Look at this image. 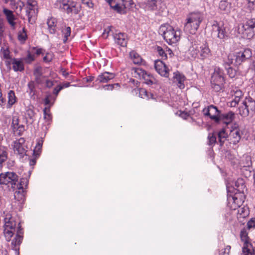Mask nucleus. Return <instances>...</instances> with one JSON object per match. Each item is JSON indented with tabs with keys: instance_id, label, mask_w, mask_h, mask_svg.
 <instances>
[{
	"instance_id": "obj_1",
	"label": "nucleus",
	"mask_w": 255,
	"mask_h": 255,
	"mask_svg": "<svg viewBox=\"0 0 255 255\" xmlns=\"http://www.w3.org/2000/svg\"><path fill=\"white\" fill-rule=\"evenodd\" d=\"M4 225L3 226V235L7 242L11 240V238L16 232L14 239L12 241L11 245L14 247L19 246L22 240V232L20 223L16 222L15 218L11 214H7L4 218Z\"/></svg>"
},
{
	"instance_id": "obj_2",
	"label": "nucleus",
	"mask_w": 255,
	"mask_h": 255,
	"mask_svg": "<svg viewBox=\"0 0 255 255\" xmlns=\"http://www.w3.org/2000/svg\"><path fill=\"white\" fill-rule=\"evenodd\" d=\"M203 19L204 14L202 12L194 11L190 13L186 19L184 30L190 34H195Z\"/></svg>"
},
{
	"instance_id": "obj_3",
	"label": "nucleus",
	"mask_w": 255,
	"mask_h": 255,
	"mask_svg": "<svg viewBox=\"0 0 255 255\" xmlns=\"http://www.w3.org/2000/svg\"><path fill=\"white\" fill-rule=\"evenodd\" d=\"M159 33L169 44H172L180 40L181 32L180 30H175L172 26L166 24L160 26Z\"/></svg>"
},
{
	"instance_id": "obj_4",
	"label": "nucleus",
	"mask_w": 255,
	"mask_h": 255,
	"mask_svg": "<svg viewBox=\"0 0 255 255\" xmlns=\"http://www.w3.org/2000/svg\"><path fill=\"white\" fill-rule=\"evenodd\" d=\"M238 31L242 37L251 39L255 36V18L247 19L238 25Z\"/></svg>"
},
{
	"instance_id": "obj_5",
	"label": "nucleus",
	"mask_w": 255,
	"mask_h": 255,
	"mask_svg": "<svg viewBox=\"0 0 255 255\" xmlns=\"http://www.w3.org/2000/svg\"><path fill=\"white\" fill-rule=\"evenodd\" d=\"M225 83L223 71L219 67H216L212 74L211 84L212 89L215 92H219L223 89Z\"/></svg>"
},
{
	"instance_id": "obj_6",
	"label": "nucleus",
	"mask_w": 255,
	"mask_h": 255,
	"mask_svg": "<svg viewBox=\"0 0 255 255\" xmlns=\"http://www.w3.org/2000/svg\"><path fill=\"white\" fill-rule=\"evenodd\" d=\"M56 4L59 8L67 13L73 12L75 14L78 13L80 7L76 1L73 0H61L57 1Z\"/></svg>"
},
{
	"instance_id": "obj_7",
	"label": "nucleus",
	"mask_w": 255,
	"mask_h": 255,
	"mask_svg": "<svg viewBox=\"0 0 255 255\" xmlns=\"http://www.w3.org/2000/svg\"><path fill=\"white\" fill-rule=\"evenodd\" d=\"M110 6L120 13H125L126 9L129 7L131 0H105Z\"/></svg>"
},
{
	"instance_id": "obj_8",
	"label": "nucleus",
	"mask_w": 255,
	"mask_h": 255,
	"mask_svg": "<svg viewBox=\"0 0 255 255\" xmlns=\"http://www.w3.org/2000/svg\"><path fill=\"white\" fill-rule=\"evenodd\" d=\"M37 1L36 0H26V15L27 16L29 23L33 24L37 13Z\"/></svg>"
},
{
	"instance_id": "obj_9",
	"label": "nucleus",
	"mask_w": 255,
	"mask_h": 255,
	"mask_svg": "<svg viewBox=\"0 0 255 255\" xmlns=\"http://www.w3.org/2000/svg\"><path fill=\"white\" fill-rule=\"evenodd\" d=\"M241 240L244 242L242 249L243 255H255V249L249 242L248 233L246 229H243L240 233Z\"/></svg>"
},
{
	"instance_id": "obj_10",
	"label": "nucleus",
	"mask_w": 255,
	"mask_h": 255,
	"mask_svg": "<svg viewBox=\"0 0 255 255\" xmlns=\"http://www.w3.org/2000/svg\"><path fill=\"white\" fill-rule=\"evenodd\" d=\"M243 105L239 108L240 114L244 117L248 116L250 112L255 110V100L251 97H248L243 102Z\"/></svg>"
},
{
	"instance_id": "obj_11",
	"label": "nucleus",
	"mask_w": 255,
	"mask_h": 255,
	"mask_svg": "<svg viewBox=\"0 0 255 255\" xmlns=\"http://www.w3.org/2000/svg\"><path fill=\"white\" fill-rule=\"evenodd\" d=\"M18 176L13 172H7L0 174V184L8 185L10 184L13 191L15 190L16 183L18 181Z\"/></svg>"
},
{
	"instance_id": "obj_12",
	"label": "nucleus",
	"mask_w": 255,
	"mask_h": 255,
	"mask_svg": "<svg viewBox=\"0 0 255 255\" xmlns=\"http://www.w3.org/2000/svg\"><path fill=\"white\" fill-rule=\"evenodd\" d=\"M229 128L230 133L228 136V140L230 144L236 145L241 140L242 132L239 128L238 125L234 124L228 127Z\"/></svg>"
},
{
	"instance_id": "obj_13",
	"label": "nucleus",
	"mask_w": 255,
	"mask_h": 255,
	"mask_svg": "<svg viewBox=\"0 0 255 255\" xmlns=\"http://www.w3.org/2000/svg\"><path fill=\"white\" fill-rule=\"evenodd\" d=\"M134 71V77H138L140 79L144 80V83L148 85H151L156 83V79L151 75L147 73L145 70L136 68L133 69Z\"/></svg>"
},
{
	"instance_id": "obj_14",
	"label": "nucleus",
	"mask_w": 255,
	"mask_h": 255,
	"mask_svg": "<svg viewBox=\"0 0 255 255\" xmlns=\"http://www.w3.org/2000/svg\"><path fill=\"white\" fill-rule=\"evenodd\" d=\"M28 184L27 178H22L19 182L16 183L14 196L17 200H22L24 197V188H26Z\"/></svg>"
},
{
	"instance_id": "obj_15",
	"label": "nucleus",
	"mask_w": 255,
	"mask_h": 255,
	"mask_svg": "<svg viewBox=\"0 0 255 255\" xmlns=\"http://www.w3.org/2000/svg\"><path fill=\"white\" fill-rule=\"evenodd\" d=\"M244 198L245 194H239L237 192H235L234 196L229 197L228 200L231 208L235 210L240 207L244 202Z\"/></svg>"
},
{
	"instance_id": "obj_16",
	"label": "nucleus",
	"mask_w": 255,
	"mask_h": 255,
	"mask_svg": "<svg viewBox=\"0 0 255 255\" xmlns=\"http://www.w3.org/2000/svg\"><path fill=\"white\" fill-rule=\"evenodd\" d=\"M13 149L15 153L18 154L21 157L26 154L27 146L25 144V139L20 138L13 142Z\"/></svg>"
},
{
	"instance_id": "obj_17",
	"label": "nucleus",
	"mask_w": 255,
	"mask_h": 255,
	"mask_svg": "<svg viewBox=\"0 0 255 255\" xmlns=\"http://www.w3.org/2000/svg\"><path fill=\"white\" fill-rule=\"evenodd\" d=\"M212 33H216L217 36L220 39H224L227 37V33L224 25H220L217 21H214L212 25Z\"/></svg>"
},
{
	"instance_id": "obj_18",
	"label": "nucleus",
	"mask_w": 255,
	"mask_h": 255,
	"mask_svg": "<svg viewBox=\"0 0 255 255\" xmlns=\"http://www.w3.org/2000/svg\"><path fill=\"white\" fill-rule=\"evenodd\" d=\"M203 113L205 116H209L210 119L216 122L219 121V118L221 114L217 108L212 105H210L207 108H205L203 110Z\"/></svg>"
},
{
	"instance_id": "obj_19",
	"label": "nucleus",
	"mask_w": 255,
	"mask_h": 255,
	"mask_svg": "<svg viewBox=\"0 0 255 255\" xmlns=\"http://www.w3.org/2000/svg\"><path fill=\"white\" fill-rule=\"evenodd\" d=\"M236 57L235 65H240L242 62L252 57V53L250 49H246L243 51H240L234 53Z\"/></svg>"
},
{
	"instance_id": "obj_20",
	"label": "nucleus",
	"mask_w": 255,
	"mask_h": 255,
	"mask_svg": "<svg viewBox=\"0 0 255 255\" xmlns=\"http://www.w3.org/2000/svg\"><path fill=\"white\" fill-rule=\"evenodd\" d=\"M154 67L157 72L161 76L168 77L169 76V70L165 63L161 60H157L155 61Z\"/></svg>"
},
{
	"instance_id": "obj_21",
	"label": "nucleus",
	"mask_w": 255,
	"mask_h": 255,
	"mask_svg": "<svg viewBox=\"0 0 255 255\" xmlns=\"http://www.w3.org/2000/svg\"><path fill=\"white\" fill-rule=\"evenodd\" d=\"M12 65V69L15 72H22L24 70L23 60L21 58H12L11 62H6V65Z\"/></svg>"
},
{
	"instance_id": "obj_22",
	"label": "nucleus",
	"mask_w": 255,
	"mask_h": 255,
	"mask_svg": "<svg viewBox=\"0 0 255 255\" xmlns=\"http://www.w3.org/2000/svg\"><path fill=\"white\" fill-rule=\"evenodd\" d=\"M2 12L10 27L13 29L15 28L16 25V22H15L16 17L14 15L13 11L5 7H3L2 9Z\"/></svg>"
},
{
	"instance_id": "obj_23",
	"label": "nucleus",
	"mask_w": 255,
	"mask_h": 255,
	"mask_svg": "<svg viewBox=\"0 0 255 255\" xmlns=\"http://www.w3.org/2000/svg\"><path fill=\"white\" fill-rule=\"evenodd\" d=\"M11 126L15 133L19 135H21L25 130L24 126L19 123V120L16 116L12 117Z\"/></svg>"
},
{
	"instance_id": "obj_24",
	"label": "nucleus",
	"mask_w": 255,
	"mask_h": 255,
	"mask_svg": "<svg viewBox=\"0 0 255 255\" xmlns=\"http://www.w3.org/2000/svg\"><path fill=\"white\" fill-rule=\"evenodd\" d=\"M115 42L118 45L126 47L128 42L127 35L126 33L119 32L113 35Z\"/></svg>"
},
{
	"instance_id": "obj_25",
	"label": "nucleus",
	"mask_w": 255,
	"mask_h": 255,
	"mask_svg": "<svg viewBox=\"0 0 255 255\" xmlns=\"http://www.w3.org/2000/svg\"><path fill=\"white\" fill-rule=\"evenodd\" d=\"M185 80V77L184 75L180 73L178 71L174 73L173 82L175 83L180 89L184 88L185 85L184 82Z\"/></svg>"
},
{
	"instance_id": "obj_26",
	"label": "nucleus",
	"mask_w": 255,
	"mask_h": 255,
	"mask_svg": "<svg viewBox=\"0 0 255 255\" xmlns=\"http://www.w3.org/2000/svg\"><path fill=\"white\" fill-rule=\"evenodd\" d=\"M235 118V114L232 112H229L224 114H220L219 121L217 122H223L227 125H231Z\"/></svg>"
},
{
	"instance_id": "obj_27",
	"label": "nucleus",
	"mask_w": 255,
	"mask_h": 255,
	"mask_svg": "<svg viewBox=\"0 0 255 255\" xmlns=\"http://www.w3.org/2000/svg\"><path fill=\"white\" fill-rule=\"evenodd\" d=\"M199 56L201 59H207L211 56V51L207 43H205L199 47Z\"/></svg>"
},
{
	"instance_id": "obj_28",
	"label": "nucleus",
	"mask_w": 255,
	"mask_h": 255,
	"mask_svg": "<svg viewBox=\"0 0 255 255\" xmlns=\"http://www.w3.org/2000/svg\"><path fill=\"white\" fill-rule=\"evenodd\" d=\"M235 190L238 194H245V192L247 191L246 186L243 179L238 178L235 182ZM236 191H235V193Z\"/></svg>"
},
{
	"instance_id": "obj_29",
	"label": "nucleus",
	"mask_w": 255,
	"mask_h": 255,
	"mask_svg": "<svg viewBox=\"0 0 255 255\" xmlns=\"http://www.w3.org/2000/svg\"><path fill=\"white\" fill-rule=\"evenodd\" d=\"M115 77L114 73L105 72L98 76L96 81L100 83H107L110 80L114 79Z\"/></svg>"
},
{
	"instance_id": "obj_30",
	"label": "nucleus",
	"mask_w": 255,
	"mask_h": 255,
	"mask_svg": "<svg viewBox=\"0 0 255 255\" xmlns=\"http://www.w3.org/2000/svg\"><path fill=\"white\" fill-rule=\"evenodd\" d=\"M9 2L10 6L16 12H21L24 6L23 1L20 0H10Z\"/></svg>"
},
{
	"instance_id": "obj_31",
	"label": "nucleus",
	"mask_w": 255,
	"mask_h": 255,
	"mask_svg": "<svg viewBox=\"0 0 255 255\" xmlns=\"http://www.w3.org/2000/svg\"><path fill=\"white\" fill-rule=\"evenodd\" d=\"M8 101L6 105L7 109L11 108V107L17 102V99L15 96L14 92L10 90L7 93Z\"/></svg>"
},
{
	"instance_id": "obj_32",
	"label": "nucleus",
	"mask_w": 255,
	"mask_h": 255,
	"mask_svg": "<svg viewBox=\"0 0 255 255\" xmlns=\"http://www.w3.org/2000/svg\"><path fill=\"white\" fill-rule=\"evenodd\" d=\"M228 128H227L222 129L218 133V140L220 145L222 146L224 142L227 139L229 134H228Z\"/></svg>"
},
{
	"instance_id": "obj_33",
	"label": "nucleus",
	"mask_w": 255,
	"mask_h": 255,
	"mask_svg": "<svg viewBox=\"0 0 255 255\" xmlns=\"http://www.w3.org/2000/svg\"><path fill=\"white\" fill-rule=\"evenodd\" d=\"M57 20L54 17H50L48 18L47 24L48 25V30L49 32L51 34H54L56 32Z\"/></svg>"
},
{
	"instance_id": "obj_34",
	"label": "nucleus",
	"mask_w": 255,
	"mask_h": 255,
	"mask_svg": "<svg viewBox=\"0 0 255 255\" xmlns=\"http://www.w3.org/2000/svg\"><path fill=\"white\" fill-rule=\"evenodd\" d=\"M56 99V96L50 93H47L43 101L46 106H48V107L50 108L54 104Z\"/></svg>"
},
{
	"instance_id": "obj_35",
	"label": "nucleus",
	"mask_w": 255,
	"mask_h": 255,
	"mask_svg": "<svg viewBox=\"0 0 255 255\" xmlns=\"http://www.w3.org/2000/svg\"><path fill=\"white\" fill-rule=\"evenodd\" d=\"M235 59L234 53L229 54L227 58L224 60L223 65L225 68H227V66H231V65H235Z\"/></svg>"
},
{
	"instance_id": "obj_36",
	"label": "nucleus",
	"mask_w": 255,
	"mask_h": 255,
	"mask_svg": "<svg viewBox=\"0 0 255 255\" xmlns=\"http://www.w3.org/2000/svg\"><path fill=\"white\" fill-rule=\"evenodd\" d=\"M130 59L135 64H140L142 61L141 56L135 51H132L129 53Z\"/></svg>"
},
{
	"instance_id": "obj_37",
	"label": "nucleus",
	"mask_w": 255,
	"mask_h": 255,
	"mask_svg": "<svg viewBox=\"0 0 255 255\" xmlns=\"http://www.w3.org/2000/svg\"><path fill=\"white\" fill-rule=\"evenodd\" d=\"M10 54V51L8 46L4 45L1 47L0 51V54L3 58L11 60Z\"/></svg>"
},
{
	"instance_id": "obj_38",
	"label": "nucleus",
	"mask_w": 255,
	"mask_h": 255,
	"mask_svg": "<svg viewBox=\"0 0 255 255\" xmlns=\"http://www.w3.org/2000/svg\"><path fill=\"white\" fill-rule=\"evenodd\" d=\"M26 115L32 122L35 120V113L33 106H28L26 108Z\"/></svg>"
},
{
	"instance_id": "obj_39",
	"label": "nucleus",
	"mask_w": 255,
	"mask_h": 255,
	"mask_svg": "<svg viewBox=\"0 0 255 255\" xmlns=\"http://www.w3.org/2000/svg\"><path fill=\"white\" fill-rule=\"evenodd\" d=\"M252 164L251 158L249 156H244L240 162L242 167H250Z\"/></svg>"
},
{
	"instance_id": "obj_40",
	"label": "nucleus",
	"mask_w": 255,
	"mask_h": 255,
	"mask_svg": "<svg viewBox=\"0 0 255 255\" xmlns=\"http://www.w3.org/2000/svg\"><path fill=\"white\" fill-rule=\"evenodd\" d=\"M219 8L221 10L227 13L230 11V5L226 1H221L219 4Z\"/></svg>"
},
{
	"instance_id": "obj_41",
	"label": "nucleus",
	"mask_w": 255,
	"mask_h": 255,
	"mask_svg": "<svg viewBox=\"0 0 255 255\" xmlns=\"http://www.w3.org/2000/svg\"><path fill=\"white\" fill-rule=\"evenodd\" d=\"M42 143H43V141L42 140H39L37 142V143L33 150L34 154H35V155H39L40 154V153H41V151Z\"/></svg>"
},
{
	"instance_id": "obj_42",
	"label": "nucleus",
	"mask_w": 255,
	"mask_h": 255,
	"mask_svg": "<svg viewBox=\"0 0 255 255\" xmlns=\"http://www.w3.org/2000/svg\"><path fill=\"white\" fill-rule=\"evenodd\" d=\"M7 152L4 147L0 148V164L4 162L7 159Z\"/></svg>"
},
{
	"instance_id": "obj_43",
	"label": "nucleus",
	"mask_w": 255,
	"mask_h": 255,
	"mask_svg": "<svg viewBox=\"0 0 255 255\" xmlns=\"http://www.w3.org/2000/svg\"><path fill=\"white\" fill-rule=\"evenodd\" d=\"M21 59L23 60V62L24 61L26 63L30 64L34 60L35 56L28 51L27 56Z\"/></svg>"
},
{
	"instance_id": "obj_44",
	"label": "nucleus",
	"mask_w": 255,
	"mask_h": 255,
	"mask_svg": "<svg viewBox=\"0 0 255 255\" xmlns=\"http://www.w3.org/2000/svg\"><path fill=\"white\" fill-rule=\"evenodd\" d=\"M62 33L64 37L63 42L65 43L67 41L68 37L70 36L71 34V28L69 26L66 27L62 30Z\"/></svg>"
},
{
	"instance_id": "obj_45",
	"label": "nucleus",
	"mask_w": 255,
	"mask_h": 255,
	"mask_svg": "<svg viewBox=\"0 0 255 255\" xmlns=\"http://www.w3.org/2000/svg\"><path fill=\"white\" fill-rule=\"evenodd\" d=\"M238 214L241 218H245L248 216L249 214V210L245 207L241 208L238 210Z\"/></svg>"
},
{
	"instance_id": "obj_46",
	"label": "nucleus",
	"mask_w": 255,
	"mask_h": 255,
	"mask_svg": "<svg viewBox=\"0 0 255 255\" xmlns=\"http://www.w3.org/2000/svg\"><path fill=\"white\" fill-rule=\"evenodd\" d=\"M44 118L47 121H50L51 119V115L50 113V108L46 107L43 110Z\"/></svg>"
},
{
	"instance_id": "obj_47",
	"label": "nucleus",
	"mask_w": 255,
	"mask_h": 255,
	"mask_svg": "<svg viewBox=\"0 0 255 255\" xmlns=\"http://www.w3.org/2000/svg\"><path fill=\"white\" fill-rule=\"evenodd\" d=\"M208 138L209 140L208 144L210 145H212L217 142L216 136L213 133H209L208 136Z\"/></svg>"
},
{
	"instance_id": "obj_48",
	"label": "nucleus",
	"mask_w": 255,
	"mask_h": 255,
	"mask_svg": "<svg viewBox=\"0 0 255 255\" xmlns=\"http://www.w3.org/2000/svg\"><path fill=\"white\" fill-rule=\"evenodd\" d=\"M227 70V73L230 77L233 78H234L236 75V71L233 69L231 66H227V68H225Z\"/></svg>"
},
{
	"instance_id": "obj_49",
	"label": "nucleus",
	"mask_w": 255,
	"mask_h": 255,
	"mask_svg": "<svg viewBox=\"0 0 255 255\" xmlns=\"http://www.w3.org/2000/svg\"><path fill=\"white\" fill-rule=\"evenodd\" d=\"M34 75L36 77V79L37 80L40 76L42 75V68L40 67L36 68L34 71Z\"/></svg>"
},
{
	"instance_id": "obj_50",
	"label": "nucleus",
	"mask_w": 255,
	"mask_h": 255,
	"mask_svg": "<svg viewBox=\"0 0 255 255\" xmlns=\"http://www.w3.org/2000/svg\"><path fill=\"white\" fill-rule=\"evenodd\" d=\"M157 51L158 52V54L163 59H166L167 58V55L165 53L163 49L160 46H158L157 47Z\"/></svg>"
},
{
	"instance_id": "obj_51",
	"label": "nucleus",
	"mask_w": 255,
	"mask_h": 255,
	"mask_svg": "<svg viewBox=\"0 0 255 255\" xmlns=\"http://www.w3.org/2000/svg\"><path fill=\"white\" fill-rule=\"evenodd\" d=\"M4 30V19L0 17V38L3 34V32Z\"/></svg>"
},
{
	"instance_id": "obj_52",
	"label": "nucleus",
	"mask_w": 255,
	"mask_h": 255,
	"mask_svg": "<svg viewBox=\"0 0 255 255\" xmlns=\"http://www.w3.org/2000/svg\"><path fill=\"white\" fill-rule=\"evenodd\" d=\"M63 89V87H61V85H58L57 87H55L53 91V94H52L54 96H56V98H57V96H58L59 92Z\"/></svg>"
},
{
	"instance_id": "obj_53",
	"label": "nucleus",
	"mask_w": 255,
	"mask_h": 255,
	"mask_svg": "<svg viewBox=\"0 0 255 255\" xmlns=\"http://www.w3.org/2000/svg\"><path fill=\"white\" fill-rule=\"evenodd\" d=\"M248 228H255V218H253L250 219V221L248 222L247 224Z\"/></svg>"
},
{
	"instance_id": "obj_54",
	"label": "nucleus",
	"mask_w": 255,
	"mask_h": 255,
	"mask_svg": "<svg viewBox=\"0 0 255 255\" xmlns=\"http://www.w3.org/2000/svg\"><path fill=\"white\" fill-rule=\"evenodd\" d=\"M111 28H112V26H108L104 30V31L103 32V34H102V36L104 38H107L108 37L110 31H111Z\"/></svg>"
},
{
	"instance_id": "obj_55",
	"label": "nucleus",
	"mask_w": 255,
	"mask_h": 255,
	"mask_svg": "<svg viewBox=\"0 0 255 255\" xmlns=\"http://www.w3.org/2000/svg\"><path fill=\"white\" fill-rule=\"evenodd\" d=\"M28 88L30 93H34L35 89V83L33 81H30L28 83Z\"/></svg>"
},
{
	"instance_id": "obj_56",
	"label": "nucleus",
	"mask_w": 255,
	"mask_h": 255,
	"mask_svg": "<svg viewBox=\"0 0 255 255\" xmlns=\"http://www.w3.org/2000/svg\"><path fill=\"white\" fill-rule=\"evenodd\" d=\"M115 86H119V85L118 83L115 84H109L103 86V88L105 90H112Z\"/></svg>"
},
{
	"instance_id": "obj_57",
	"label": "nucleus",
	"mask_w": 255,
	"mask_h": 255,
	"mask_svg": "<svg viewBox=\"0 0 255 255\" xmlns=\"http://www.w3.org/2000/svg\"><path fill=\"white\" fill-rule=\"evenodd\" d=\"M82 2L89 8H92L93 6V3L92 2L91 0H85L82 1Z\"/></svg>"
},
{
	"instance_id": "obj_58",
	"label": "nucleus",
	"mask_w": 255,
	"mask_h": 255,
	"mask_svg": "<svg viewBox=\"0 0 255 255\" xmlns=\"http://www.w3.org/2000/svg\"><path fill=\"white\" fill-rule=\"evenodd\" d=\"M6 104V100L4 98L2 95H0V107L2 108H4V106Z\"/></svg>"
},
{
	"instance_id": "obj_59",
	"label": "nucleus",
	"mask_w": 255,
	"mask_h": 255,
	"mask_svg": "<svg viewBox=\"0 0 255 255\" xmlns=\"http://www.w3.org/2000/svg\"><path fill=\"white\" fill-rule=\"evenodd\" d=\"M231 250V246H227L224 249V250L222 253H221V255H229V253L230 252Z\"/></svg>"
},
{
	"instance_id": "obj_60",
	"label": "nucleus",
	"mask_w": 255,
	"mask_h": 255,
	"mask_svg": "<svg viewBox=\"0 0 255 255\" xmlns=\"http://www.w3.org/2000/svg\"><path fill=\"white\" fill-rule=\"evenodd\" d=\"M240 98L238 96H235V99L232 101L231 105L232 106H235L239 103Z\"/></svg>"
},
{
	"instance_id": "obj_61",
	"label": "nucleus",
	"mask_w": 255,
	"mask_h": 255,
	"mask_svg": "<svg viewBox=\"0 0 255 255\" xmlns=\"http://www.w3.org/2000/svg\"><path fill=\"white\" fill-rule=\"evenodd\" d=\"M54 85L53 81L50 80H47L45 82V86L47 88H51Z\"/></svg>"
},
{
	"instance_id": "obj_62",
	"label": "nucleus",
	"mask_w": 255,
	"mask_h": 255,
	"mask_svg": "<svg viewBox=\"0 0 255 255\" xmlns=\"http://www.w3.org/2000/svg\"><path fill=\"white\" fill-rule=\"evenodd\" d=\"M157 0H145L147 4L150 6H153L155 5V3Z\"/></svg>"
},
{
	"instance_id": "obj_63",
	"label": "nucleus",
	"mask_w": 255,
	"mask_h": 255,
	"mask_svg": "<svg viewBox=\"0 0 255 255\" xmlns=\"http://www.w3.org/2000/svg\"><path fill=\"white\" fill-rule=\"evenodd\" d=\"M26 38V35L25 33L18 34V39L21 41H25Z\"/></svg>"
},
{
	"instance_id": "obj_64",
	"label": "nucleus",
	"mask_w": 255,
	"mask_h": 255,
	"mask_svg": "<svg viewBox=\"0 0 255 255\" xmlns=\"http://www.w3.org/2000/svg\"><path fill=\"white\" fill-rule=\"evenodd\" d=\"M139 93L142 96L144 95L146 97H148V93L145 89H141Z\"/></svg>"
}]
</instances>
